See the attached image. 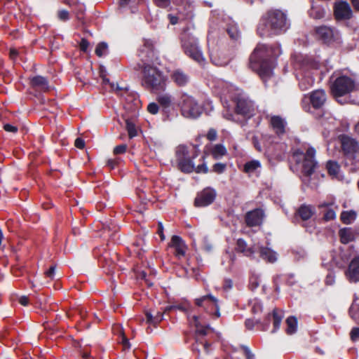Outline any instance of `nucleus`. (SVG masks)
Segmentation results:
<instances>
[{"instance_id":"nucleus-1","label":"nucleus","mask_w":359,"mask_h":359,"mask_svg":"<svg viewBox=\"0 0 359 359\" xmlns=\"http://www.w3.org/2000/svg\"><path fill=\"white\" fill-rule=\"evenodd\" d=\"M281 53L278 43L271 46L259 43L250 56L249 67L262 79L267 77L276 67L277 58Z\"/></svg>"},{"instance_id":"nucleus-2","label":"nucleus","mask_w":359,"mask_h":359,"mask_svg":"<svg viewBox=\"0 0 359 359\" xmlns=\"http://www.w3.org/2000/svg\"><path fill=\"white\" fill-rule=\"evenodd\" d=\"M290 27L287 14L280 9H270L260 18L257 34L262 38L272 37L285 33Z\"/></svg>"},{"instance_id":"nucleus-3","label":"nucleus","mask_w":359,"mask_h":359,"mask_svg":"<svg viewBox=\"0 0 359 359\" xmlns=\"http://www.w3.org/2000/svg\"><path fill=\"white\" fill-rule=\"evenodd\" d=\"M139 69H142L143 87L151 90H165L166 88L168 77L157 67L144 62L142 67L138 65Z\"/></svg>"},{"instance_id":"nucleus-4","label":"nucleus","mask_w":359,"mask_h":359,"mask_svg":"<svg viewBox=\"0 0 359 359\" xmlns=\"http://www.w3.org/2000/svg\"><path fill=\"white\" fill-rule=\"evenodd\" d=\"M180 42L182 48L186 55L201 66L205 65V58L198 46V39L189 32V28L184 29L180 35Z\"/></svg>"},{"instance_id":"nucleus-5","label":"nucleus","mask_w":359,"mask_h":359,"mask_svg":"<svg viewBox=\"0 0 359 359\" xmlns=\"http://www.w3.org/2000/svg\"><path fill=\"white\" fill-rule=\"evenodd\" d=\"M189 322L196 328V342H199L204 351L208 353L211 346L209 337L213 336L214 329L209 324L203 322L201 317L195 315L190 318Z\"/></svg>"},{"instance_id":"nucleus-6","label":"nucleus","mask_w":359,"mask_h":359,"mask_svg":"<svg viewBox=\"0 0 359 359\" xmlns=\"http://www.w3.org/2000/svg\"><path fill=\"white\" fill-rule=\"evenodd\" d=\"M198 151L195 149L189 150L185 145H180L175 151L177 168L182 172L191 173L194 170V159L198 156Z\"/></svg>"},{"instance_id":"nucleus-7","label":"nucleus","mask_w":359,"mask_h":359,"mask_svg":"<svg viewBox=\"0 0 359 359\" xmlns=\"http://www.w3.org/2000/svg\"><path fill=\"white\" fill-rule=\"evenodd\" d=\"M338 140L344 158L350 161L351 165H355L359 157L358 142L355 138L346 134L339 135Z\"/></svg>"},{"instance_id":"nucleus-8","label":"nucleus","mask_w":359,"mask_h":359,"mask_svg":"<svg viewBox=\"0 0 359 359\" xmlns=\"http://www.w3.org/2000/svg\"><path fill=\"white\" fill-rule=\"evenodd\" d=\"M283 318V315L282 311L274 309L271 313H268L263 323L259 321L255 322L252 319H247L245 322V325L248 330L253 329L255 325H257L258 330L266 331L269 329L270 323L272 321L273 329L271 332L274 333L280 328Z\"/></svg>"},{"instance_id":"nucleus-9","label":"nucleus","mask_w":359,"mask_h":359,"mask_svg":"<svg viewBox=\"0 0 359 359\" xmlns=\"http://www.w3.org/2000/svg\"><path fill=\"white\" fill-rule=\"evenodd\" d=\"M180 109L182 115L186 118L198 117L201 109L194 99L185 93H178L177 109Z\"/></svg>"},{"instance_id":"nucleus-10","label":"nucleus","mask_w":359,"mask_h":359,"mask_svg":"<svg viewBox=\"0 0 359 359\" xmlns=\"http://www.w3.org/2000/svg\"><path fill=\"white\" fill-rule=\"evenodd\" d=\"M316 150L313 147H309L304 154L299 150H297L293 153V158L297 163H299L302 158V172L304 175L310 177L315 171L317 166V162L315 160Z\"/></svg>"},{"instance_id":"nucleus-11","label":"nucleus","mask_w":359,"mask_h":359,"mask_svg":"<svg viewBox=\"0 0 359 359\" xmlns=\"http://www.w3.org/2000/svg\"><path fill=\"white\" fill-rule=\"evenodd\" d=\"M156 101L168 118L170 116L177 115L178 93L171 95L167 93H159Z\"/></svg>"},{"instance_id":"nucleus-12","label":"nucleus","mask_w":359,"mask_h":359,"mask_svg":"<svg viewBox=\"0 0 359 359\" xmlns=\"http://www.w3.org/2000/svg\"><path fill=\"white\" fill-rule=\"evenodd\" d=\"M194 303L196 306L202 308L212 318L217 319L220 317L218 299L212 294H209L196 298Z\"/></svg>"},{"instance_id":"nucleus-13","label":"nucleus","mask_w":359,"mask_h":359,"mask_svg":"<svg viewBox=\"0 0 359 359\" xmlns=\"http://www.w3.org/2000/svg\"><path fill=\"white\" fill-rule=\"evenodd\" d=\"M232 100L236 104L235 112L237 114L248 117L253 115L255 111L254 103L248 97H245L241 94H238L232 97Z\"/></svg>"},{"instance_id":"nucleus-14","label":"nucleus","mask_w":359,"mask_h":359,"mask_svg":"<svg viewBox=\"0 0 359 359\" xmlns=\"http://www.w3.org/2000/svg\"><path fill=\"white\" fill-rule=\"evenodd\" d=\"M324 91H311L308 95H304L302 100V107L306 111H310V106L316 109L322 107L325 102Z\"/></svg>"},{"instance_id":"nucleus-15","label":"nucleus","mask_w":359,"mask_h":359,"mask_svg":"<svg viewBox=\"0 0 359 359\" xmlns=\"http://www.w3.org/2000/svg\"><path fill=\"white\" fill-rule=\"evenodd\" d=\"M330 80L332 83L330 90H355L357 88L355 81L348 76L334 73Z\"/></svg>"},{"instance_id":"nucleus-16","label":"nucleus","mask_w":359,"mask_h":359,"mask_svg":"<svg viewBox=\"0 0 359 359\" xmlns=\"http://www.w3.org/2000/svg\"><path fill=\"white\" fill-rule=\"evenodd\" d=\"M316 39L325 44H330L338 37V32L332 27L321 25L314 29Z\"/></svg>"},{"instance_id":"nucleus-17","label":"nucleus","mask_w":359,"mask_h":359,"mask_svg":"<svg viewBox=\"0 0 359 359\" xmlns=\"http://www.w3.org/2000/svg\"><path fill=\"white\" fill-rule=\"evenodd\" d=\"M217 196L216 191L211 187H206L198 192L194 199L196 207H205L212 204Z\"/></svg>"},{"instance_id":"nucleus-18","label":"nucleus","mask_w":359,"mask_h":359,"mask_svg":"<svg viewBox=\"0 0 359 359\" xmlns=\"http://www.w3.org/2000/svg\"><path fill=\"white\" fill-rule=\"evenodd\" d=\"M264 217V210L258 208L247 212L244 216V220L247 226L252 228L261 226Z\"/></svg>"},{"instance_id":"nucleus-19","label":"nucleus","mask_w":359,"mask_h":359,"mask_svg":"<svg viewBox=\"0 0 359 359\" xmlns=\"http://www.w3.org/2000/svg\"><path fill=\"white\" fill-rule=\"evenodd\" d=\"M345 276L351 283L359 282V255L355 256L345 271Z\"/></svg>"},{"instance_id":"nucleus-20","label":"nucleus","mask_w":359,"mask_h":359,"mask_svg":"<svg viewBox=\"0 0 359 359\" xmlns=\"http://www.w3.org/2000/svg\"><path fill=\"white\" fill-rule=\"evenodd\" d=\"M93 254L97 257L98 262L102 267H108L109 269L114 268V261L112 257H111L109 251L104 248L101 249L100 248H96L93 250Z\"/></svg>"},{"instance_id":"nucleus-21","label":"nucleus","mask_w":359,"mask_h":359,"mask_svg":"<svg viewBox=\"0 0 359 359\" xmlns=\"http://www.w3.org/2000/svg\"><path fill=\"white\" fill-rule=\"evenodd\" d=\"M334 15L337 20H348L352 16V11L346 1H340L334 5Z\"/></svg>"},{"instance_id":"nucleus-22","label":"nucleus","mask_w":359,"mask_h":359,"mask_svg":"<svg viewBox=\"0 0 359 359\" xmlns=\"http://www.w3.org/2000/svg\"><path fill=\"white\" fill-rule=\"evenodd\" d=\"M169 246L175 250V255L178 258L185 255L187 247L180 236H172Z\"/></svg>"},{"instance_id":"nucleus-23","label":"nucleus","mask_w":359,"mask_h":359,"mask_svg":"<svg viewBox=\"0 0 359 359\" xmlns=\"http://www.w3.org/2000/svg\"><path fill=\"white\" fill-rule=\"evenodd\" d=\"M235 250L245 257L252 259L255 257V253L257 252V245L248 246L244 239L238 238L236 241Z\"/></svg>"},{"instance_id":"nucleus-24","label":"nucleus","mask_w":359,"mask_h":359,"mask_svg":"<svg viewBox=\"0 0 359 359\" xmlns=\"http://www.w3.org/2000/svg\"><path fill=\"white\" fill-rule=\"evenodd\" d=\"M210 60L216 66L224 67L231 60V57L227 55L223 50H217L210 55Z\"/></svg>"},{"instance_id":"nucleus-25","label":"nucleus","mask_w":359,"mask_h":359,"mask_svg":"<svg viewBox=\"0 0 359 359\" xmlns=\"http://www.w3.org/2000/svg\"><path fill=\"white\" fill-rule=\"evenodd\" d=\"M270 125L278 136L285 133L286 122L280 116H272L270 118Z\"/></svg>"},{"instance_id":"nucleus-26","label":"nucleus","mask_w":359,"mask_h":359,"mask_svg":"<svg viewBox=\"0 0 359 359\" xmlns=\"http://www.w3.org/2000/svg\"><path fill=\"white\" fill-rule=\"evenodd\" d=\"M257 252L260 258L266 262L274 263L277 260L276 252L271 248L264 246H257Z\"/></svg>"},{"instance_id":"nucleus-27","label":"nucleus","mask_w":359,"mask_h":359,"mask_svg":"<svg viewBox=\"0 0 359 359\" xmlns=\"http://www.w3.org/2000/svg\"><path fill=\"white\" fill-rule=\"evenodd\" d=\"M30 86L33 88H40L41 90H49V82L46 77L37 75L30 78Z\"/></svg>"},{"instance_id":"nucleus-28","label":"nucleus","mask_w":359,"mask_h":359,"mask_svg":"<svg viewBox=\"0 0 359 359\" xmlns=\"http://www.w3.org/2000/svg\"><path fill=\"white\" fill-rule=\"evenodd\" d=\"M66 4H69L72 8V11L75 15L76 19L82 24H84L85 11L86 8L84 4L80 3L70 4L69 1H66Z\"/></svg>"},{"instance_id":"nucleus-29","label":"nucleus","mask_w":359,"mask_h":359,"mask_svg":"<svg viewBox=\"0 0 359 359\" xmlns=\"http://www.w3.org/2000/svg\"><path fill=\"white\" fill-rule=\"evenodd\" d=\"M153 44L148 40L144 41V47L140 50L139 57L142 62H149L153 56Z\"/></svg>"},{"instance_id":"nucleus-30","label":"nucleus","mask_w":359,"mask_h":359,"mask_svg":"<svg viewBox=\"0 0 359 359\" xmlns=\"http://www.w3.org/2000/svg\"><path fill=\"white\" fill-rule=\"evenodd\" d=\"M339 236L340 242L343 244H347L352 242L355 238V231L348 227L341 229L339 231Z\"/></svg>"},{"instance_id":"nucleus-31","label":"nucleus","mask_w":359,"mask_h":359,"mask_svg":"<svg viewBox=\"0 0 359 359\" xmlns=\"http://www.w3.org/2000/svg\"><path fill=\"white\" fill-rule=\"evenodd\" d=\"M226 32L229 38L233 41H238L241 37V33L239 30L238 26L234 22H231L226 25Z\"/></svg>"},{"instance_id":"nucleus-32","label":"nucleus","mask_w":359,"mask_h":359,"mask_svg":"<svg viewBox=\"0 0 359 359\" xmlns=\"http://www.w3.org/2000/svg\"><path fill=\"white\" fill-rule=\"evenodd\" d=\"M297 214L303 221H307L313 215L314 210L311 205L303 204L297 210Z\"/></svg>"},{"instance_id":"nucleus-33","label":"nucleus","mask_w":359,"mask_h":359,"mask_svg":"<svg viewBox=\"0 0 359 359\" xmlns=\"http://www.w3.org/2000/svg\"><path fill=\"white\" fill-rule=\"evenodd\" d=\"M171 79L180 87L184 86L189 81L188 76L180 70L175 71Z\"/></svg>"},{"instance_id":"nucleus-34","label":"nucleus","mask_w":359,"mask_h":359,"mask_svg":"<svg viewBox=\"0 0 359 359\" xmlns=\"http://www.w3.org/2000/svg\"><path fill=\"white\" fill-rule=\"evenodd\" d=\"M210 153L215 159H219L225 156L227 151L223 144H217L211 147Z\"/></svg>"},{"instance_id":"nucleus-35","label":"nucleus","mask_w":359,"mask_h":359,"mask_svg":"<svg viewBox=\"0 0 359 359\" xmlns=\"http://www.w3.org/2000/svg\"><path fill=\"white\" fill-rule=\"evenodd\" d=\"M261 168V163L258 160H251L247 161L242 169V171L245 173L250 175L254 173L257 169Z\"/></svg>"},{"instance_id":"nucleus-36","label":"nucleus","mask_w":359,"mask_h":359,"mask_svg":"<svg viewBox=\"0 0 359 359\" xmlns=\"http://www.w3.org/2000/svg\"><path fill=\"white\" fill-rule=\"evenodd\" d=\"M145 316L147 322L154 326L159 323L163 318V313L161 311H157L155 315H154L151 311H147Z\"/></svg>"},{"instance_id":"nucleus-37","label":"nucleus","mask_w":359,"mask_h":359,"mask_svg":"<svg viewBox=\"0 0 359 359\" xmlns=\"http://www.w3.org/2000/svg\"><path fill=\"white\" fill-rule=\"evenodd\" d=\"M309 15L313 19L320 20L325 17V11L322 6L312 4L311 9L309 11Z\"/></svg>"},{"instance_id":"nucleus-38","label":"nucleus","mask_w":359,"mask_h":359,"mask_svg":"<svg viewBox=\"0 0 359 359\" xmlns=\"http://www.w3.org/2000/svg\"><path fill=\"white\" fill-rule=\"evenodd\" d=\"M326 169L330 176L336 177L340 171V165L337 161L330 160L326 163Z\"/></svg>"},{"instance_id":"nucleus-39","label":"nucleus","mask_w":359,"mask_h":359,"mask_svg":"<svg viewBox=\"0 0 359 359\" xmlns=\"http://www.w3.org/2000/svg\"><path fill=\"white\" fill-rule=\"evenodd\" d=\"M286 333L287 334H292L296 332L297 327V320L294 316H290L286 319Z\"/></svg>"},{"instance_id":"nucleus-40","label":"nucleus","mask_w":359,"mask_h":359,"mask_svg":"<svg viewBox=\"0 0 359 359\" xmlns=\"http://www.w3.org/2000/svg\"><path fill=\"white\" fill-rule=\"evenodd\" d=\"M356 217V213L353 210L343 211L341 213V221L345 224H351Z\"/></svg>"},{"instance_id":"nucleus-41","label":"nucleus","mask_w":359,"mask_h":359,"mask_svg":"<svg viewBox=\"0 0 359 359\" xmlns=\"http://www.w3.org/2000/svg\"><path fill=\"white\" fill-rule=\"evenodd\" d=\"M332 93H341L348 95V102L359 105V91H331Z\"/></svg>"},{"instance_id":"nucleus-42","label":"nucleus","mask_w":359,"mask_h":359,"mask_svg":"<svg viewBox=\"0 0 359 359\" xmlns=\"http://www.w3.org/2000/svg\"><path fill=\"white\" fill-rule=\"evenodd\" d=\"M126 125L129 138L132 139L136 137L137 135V131L135 123L130 120H126Z\"/></svg>"},{"instance_id":"nucleus-43","label":"nucleus","mask_w":359,"mask_h":359,"mask_svg":"<svg viewBox=\"0 0 359 359\" xmlns=\"http://www.w3.org/2000/svg\"><path fill=\"white\" fill-rule=\"evenodd\" d=\"M332 97L340 104H346L349 103L348 95H346V93H332L330 91Z\"/></svg>"},{"instance_id":"nucleus-44","label":"nucleus","mask_w":359,"mask_h":359,"mask_svg":"<svg viewBox=\"0 0 359 359\" xmlns=\"http://www.w3.org/2000/svg\"><path fill=\"white\" fill-rule=\"evenodd\" d=\"M107 48H108V46H107V43L100 42L97 45V46L95 48V53L97 56L100 57L103 56L104 53L107 50Z\"/></svg>"},{"instance_id":"nucleus-45","label":"nucleus","mask_w":359,"mask_h":359,"mask_svg":"<svg viewBox=\"0 0 359 359\" xmlns=\"http://www.w3.org/2000/svg\"><path fill=\"white\" fill-rule=\"evenodd\" d=\"M259 285V277L256 275H253L249 278V285L248 287L250 290L254 291L256 290Z\"/></svg>"},{"instance_id":"nucleus-46","label":"nucleus","mask_w":359,"mask_h":359,"mask_svg":"<svg viewBox=\"0 0 359 359\" xmlns=\"http://www.w3.org/2000/svg\"><path fill=\"white\" fill-rule=\"evenodd\" d=\"M349 314L359 324V306L352 304L349 309Z\"/></svg>"},{"instance_id":"nucleus-47","label":"nucleus","mask_w":359,"mask_h":359,"mask_svg":"<svg viewBox=\"0 0 359 359\" xmlns=\"http://www.w3.org/2000/svg\"><path fill=\"white\" fill-rule=\"evenodd\" d=\"M336 218V213L334 210L332 208L326 209V211L325 212L323 219L325 222H329L331 220H334Z\"/></svg>"},{"instance_id":"nucleus-48","label":"nucleus","mask_w":359,"mask_h":359,"mask_svg":"<svg viewBox=\"0 0 359 359\" xmlns=\"http://www.w3.org/2000/svg\"><path fill=\"white\" fill-rule=\"evenodd\" d=\"M102 84L104 88H107V85H109L111 90H128L127 87L121 88L118 84L115 85L114 83H110L109 79L106 77H102Z\"/></svg>"},{"instance_id":"nucleus-49","label":"nucleus","mask_w":359,"mask_h":359,"mask_svg":"<svg viewBox=\"0 0 359 359\" xmlns=\"http://www.w3.org/2000/svg\"><path fill=\"white\" fill-rule=\"evenodd\" d=\"M119 343L122 344L124 350H128L130 348V344L128 339L126 337L123 332H121V336Z\"/></svg>"},{"instance_id":"nucleus-50","label":"nucleus","mask_w":359,"mask_h":359,"mask_svg":"<svg viewBox=\"0 0 359 359\" xmlns=\"http://www.w3.org/2000/svg\"><path fill=\"white\" fill-rule=\"evenodd\" d=\"M57 16L60 21L66 22L69 20V13L65 9L59 10L57 13Z\"/></svg>"},{"instance_id":"nucleus-51","label":"nucleus","mask_w":359,"mask_h":359,"mask_svg":"<svg viewBox=\"0 0 359 359\" xmlns=\"http://www.w3.org/2000/svg\"><path fill=\"white\" fill-rule=\"evenodd\" d=\"M226 168V165L225 163H216L212 166V172L217 174H222L225 171Z\"/></svg>"},{"instance_id":"nucleus-52","label":"nucleus","mask_w":359,"mask_h":359,"mask_svg":"<svg viewBox=\"0 0 359 359\" xmlns=\"http://www.w3.org/2000/svg\"><path fill=\"white\" fill-rule=\"evenodd\" d=\"M339 257H340V258L342 260L344 264L347 263L349 260H351V250L348 249L346 251H344V250H341V252H340V254H339Z\"/></svg>"},{"instance_id":"nucleus-53","label":"nucleus","mask_w":359,"mask_h":359,"mask_svg":"<svg viewBox=\"0 0 359 359\" xmlns=\"http://www.w3.org/2000/svg\"><path fill=\"white\" fill-rule=\"evenodd\" d=\"M118 93V95L123 97L124 95V94H127V96L128 97H126V99L128 100V99L130 100H132L133 101H134L135 103V105L137 104L140 102L138 100H137L135 98V95L133 93V92H129V91H116Z\"/></svg>"},{"instance_id":"nucleus-54","label":"nucleus","mask_w":359,"mask_h":359,"mask_svg":"<svg viewBox=\"0 0 359 359\" xmlns=\"http://www.w3.org/2000/svg\"><path fill=\"white\" fill-rule=\"evenodd\" d=\"M154 4L158 8H166L170 6L171 0H152Z\"/></svg>"},{"instance_id":"nucleus-55","label":"nucleus","mask_w":359,"mask_h":359,"mask_svg":"<svg viewBox=\"0 0 359 359\" xmlns=\"http://www.w3.org/2000/svg\"><path fill=\"white\" fill-rule=\"evenodd\" d=\"M335 283V275L333 271H329L327 274L325 279V283L326 285H332Z\"/></svg>"},{"instance_id":"nucleus-56","label":"nucleus","mask_w":359,"mask_h":359,"mask_svg":"<svg viewBox=\"0 0 359 359\" xmlns=\"http://www.w3.org/2000/svg\"><path fill=\"white\" fill-rule=\"evenodd\" d=\"M127 145L126 144H119L114 147L113 153L114 155H119L126 153L127 150Z\"/></svg>"},{"instance_id":"nucleus-57","label":"nucleus","mask_w":359,"mask_h":359,"mask_svg":"<svg viewBox=\"0 0 359 359\" xmlns=\"http://www.w3.org/2000/svg\"><path fill=\"white\" fill-rule=\"evenodd\" d=\"M159 108L158 103L151 102L147 106V111L151 114H156L158 112Z\"/></svg>"},{"instance_id":"nucleus-58","label":"nucleus","mask_w":359,"mask_h":359,"mask_svg":"<svg viewBox=\"0 0 359 359\" xmlns=\"http://www.w3.org/2000/svg\"><path fill=\"white\" fill-rule=\"evenodd\" d=\"M194 172H196V173H208V168L206 165V163L203 162L202 164L198 165V166L194 165Z\"/></svg>"},{"instance_id":"nucleus-59","label":"nucleus","mask_w":359,"mask_h":359,"mask_svg":"<svg viewBox=\"0 0 359 359\" xmlns=\"http://www.w3.org/2000/svg\"><path fill=\"white\" fill-rule=\"evenodd\" d=\"M262 311V305L260 302H255L253 303L251 309L252 313L256 314L261 313Z\"/></svg>"},{"instance_id":"nucleus-60","label":"nucleus","mask_w":359,"mask_h":359,"mask_svg":"<svg viewBox=\"0 0 359 359\" xmlns=\"http://www.w3.org/2000/svg\"><path fill=\"white\" fill-rule=\"evenodd\" d=\"M89 42L88 41L85 39L82 38L80 43H79V48L83 52H86L88 47H89Z\"/></svg>"},{"instance_id":"nucleus-61","label":"nucleus","mask_w":359,"mask_h":359,"mask_svg":"<svg viewBox=\"0 0 359 359\" xmlns=\"http://www.w3.org/2000/svg\"><path fill=\"white\" fill-rule=\"evenodd\" d=\"M120 159L118 158H116L114 159H109L107 161V165L111 169H114L118 164L119 163Z\"/></svg>"},{"instance_id":"nucleus-62","label":"nucleus","mask_w":359,"mask_h":359,"mask_svg":"<svg viewBox=\"0 0 359 359\" xmlns=\"http://www.w3.org/2000/svg\"><path fill=\"white\" fill-rule=\"evenodd\" d=\"M4 130L9 133H15L18 132V129L17 126H13L9 123H6L3 126Z\"/></svg>"},{"instance_id":"nucleus-63","label":"nucleus","mask_w":359,"mask_h":359,"mask_svg":"<svg viewBox=\"0 0 359 359\" xmlns=\"http://www.w3.org/2000/svg\"><path fill=\"white\" fill-rule=\"evenodd\" d=\"M352 341H356L359 339V327H353L350 333Z\"/></svg>"},{"instance_id":"nucleus-64","label":"nucleus","mask_w":359,"mask_h":359,"mask_svg":"<svg viewBox=\"0 0 359 359\" xmlns=\"http://www.w3.org/2000/svg\"><path fill=\"white\" fill-rule=\"evenodd\" d=\"M206 137L210 141H213V140H216V138H217V131L215 129H213V128H210L208 131V133L206 135Z\"/></svg>"}]
</instances>
